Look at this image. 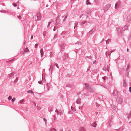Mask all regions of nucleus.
I'll use <instances>...</instances> for the list:
<instances>
[{"mask_svg":"<svg viewBox=\"0 0 131 131\" xmlns=\"http://www.w3.org/2000/svg\"><path fill=\"white\" fill-rule=\"evenodd\" d=\"M85 86V89L87 91L91 92H95V89H94L92 88L91 86L89 85V84L87 83H85L84 84Z\"/></svg>","mask_w":131,"mask_h":131,"instance_id":"f257e3e1","label":"nucleus"},{"mask_svg":"<svg viewBox=\"0 0 131 131\" xmlns=\"http://www.w3.org/2000/svg\"><path fill=\"white\" fill-rule=\"evenodd\" d=\"M37 17V19H36L37 20H40L41 18V14L40 13H38L37 14V16H35L34 17V19L35 18V19H36V17Z\"/></svg>","mask_w":131,"mask_h":131,"instance_id":"f03ea898","label":"nucleus"},{"mask_svg":"<svg viewBox=\"0 0 131 131\" xmlns=\"http://www.w3.org/2000/svg\"><path fill=\"white\" fill-rule=\"evenodd\" d=\"M117 102L119 104H122L123 102V99L122 98L120 97H118L116 100Z\"/></svg>","mask_w":131,"mask_h":131,"instance_id":"7ed1b4c3","label":"nucleus"},{"mask_svg":"<svg viewBox=\"0 0 131 131\" xmlns=\"http://www.w3.org/2000/svg\"><path fill=\"white\" fill-rule=\"evenodd\" d=\"M111 6V5L108 4L106 5L104 8V10L105 12H106L109 8Z\"/></svg>","mask_w":131,"mask_h":131,"instance_id":"20e7f679","label":"nucleus"},{"mask_svg":"<svg viewBox=\"0 0 131 131\" xmlns=\"http://www.w3.org/2000/svg\"><path fill=\"white\" fill-rule=\"evenodd\" d=\"M116 29L117 31L118 34L119 35H120L122 34V30L119 27H117Z\"/></svg>","mask_w":131,"mask_h":131,"instance_id":"39448f33","label":"nucleus"},{"mask_svg":"<svg viewBox=\"0 0 131 131\" xmlns=\"http://www.w3.org/2000/svg\"><path fill=\"white\" fill-rule=\"evenodd\" d=\"M95 28H93L90 31L88 34L87 36H89L90 35L92 34V33L95 31Z\"/></svg>","mask_w":131,"mask_h":131,"instance_id":"423d86ee","label":"nucleus"},{"mask_svg":"<svg viewBox=\"0 0 131 131\" xmlns=\"http://www.w3.org/2000/svg\"><path fill=\"white\" fill-rule=\"evenodd\" d=\"M68 55L67 54H65L63 56L62 58L63 60H65L68 58Z\"/></svg>","mask_w":131,"mask_h":131,"instance_id":"0eeeda50","label":"nucleus"},{"mask_svg":"<svg viewBox=\"0 0 131 131\" xmlns=\"http://www.w3.org/2000/svg\"><path fill=\"white\" fill-rule=\"evenodd\" d=\"M60 16L58 15L57 16V18L56 20V24L58 25L60 23V19L59 18Z\"/></svg>","mask_w":131,"mask_h":131,"instance_id":"6e6552de","label":"nucleus"},{"mask_svg":"<svg viewBox=\"0 0 131 131\" xmlns=\"http://www.w3.org/2000/svg\"><path fill=\"white\" fill-rule=\"evenodd\" d=\"M118 92L116 90H114L113 92V94L115 96H116L118 95Z\"/></svg>","mask_w":131,"mask_h":131,"instance_id":"1a4fd4ad","label":"nucleus"},{"mask_svg":"<svg viewBox=\"0 0 131 131\" xmlns=\"http://www.w3.org/2000/svg\"><path fill=\"white\" fill-rule=\"evenodd\" d=\"M128 25H126L122 28V31H124L125 30L128 29Z\"/></svg>","mask_w":131,"mask_h":131,"instance_id":"9d476101","label":"nucleus"},{"mask_svg":"<svg viewBox=\"0 0 131 131\" xmlns=\"http://www.w3.org/2000/svg\"><path fill=\"white\" fill-rule=\"evenodd\" d=\"M129 65L128 64L127 66L126 69V71L127 72V74L128 75V74L129 70Z\"/></svg>","mask_w":131,"mask_h":131,"instance_id":"9b49d317","label":"nucleus"},{"mask_svg":"<svg viewBox=\"0 0 131 131\" xmlns=\"http://www.w3.org/2000/svg\"><path fill=\"white\" fill-rule=\"evenodd\" d=\"M121 3L120 2H117L116 3L115 5V9L117 8V6H119L120 5Z\"/></svg>","mask_w":131,"mask_h":131,"instance_id":"f8f14e48","label":"nucleus"},{"mask_svg":"<svg viewBox=\"0 0 131 131\" xmlns=\"http://www.w3.org/2000/svg\"><path fill=\"white\" fill-rule=\"evenodd\" d=\"M81 99L79 97L78 98V99H77L76 101V103H77L80 104L81 103Z\"/></svg>","mask_w":131,"mask_h":131,"instance_id":"ddd939ff","label":"nucleus"},{"mask_svg":"<svg viewBox=\"0 0 131 131\" xmlns=\"http://www.w3.org/2000/svg\"><path fill=\"white\" fill-rule=\"evenodd\" d=\"M91 125L92 126H93L94 127H96L97 125V124L95 122H93Z\"/></svg>","mask_w":131,"mask_h":131,"instance_id":"4468645a","label":"nucleus"},{"mask_svg":"<svg viewBox=\"0 0 131 131\" xmlns=\"http://www.w3.org/2000/svg\"><path fill=\"white\" fill-rule=\"evenodd\" d=\"M40 54L41 57L43 56L44 53H43V49H41L40 50Z\"/></svg>","mask_w":131,"mask_h":131,"instance_id":"2eb2a0df","label":"nucleus"},{"mask_svg":"<svg viewBox=\"0 0 131 131\" xmlns=\"http://www.w3.org/2000/svg\"><path fill=\"white\" fill-rule=\"evenodd\" d=\"M30 51L28 49V47H27L26 48H25L24 50V53H26L27 52H29Z\"/></svg>","mask_w":131,"mask_h":131,"instance_id":"dca6fc26","label":"nucleus"},{"mask_svg":"<svg viewBox=\"0 0 131 131\" xmlns=\"http://www.w3.org/2000/svg\"><path fill=\"white\" fill-rule=\"evenodd\" d=\"M111 106L112 108H113V109L114 110H115L116 111H117L118 110L117 109V108H116V107L114 105H112Z\"/></svg>","mask_w":131,"mask_h":131,"instance_id":"f3484780","label":"nucleus"},{"mask_svg":"<svg viewBox=\"0 0 131 131\" xmlns=\"http://www.w3.org/2000/svg\"><path fill=\"white\" fill-rule=\"evenodd\" d=\"M60 46L61 49H64V44L62 43H61L60 45Z\"/></svg>","mask_w":131,"mask_h":131,"instance_id":"a211bd4d","label":"nucleus"},{"mask_svg":"<svg viewBox=\"0 0 131 131\" xmlns=\"http://www.w3.org/2000/svg\"><path fill=\"white\" fill-rule=\"evenodd\" d=\"M66 86L67 87H68L69 88H71L72 86V85L71 84H66Z\"/></svg>","mask_w":131,"mask_h":131,"instance_id":"6ab92c4d","label":"nucleus"},{"mask_svg":"<svg viewBox=\"0 0 131 131\" xmlns=\"http://www.w3.org/2000/svg\"><path fill=\"white\" fill-rule=\"evenodd\" d=\"M87 22V21H83L82 22H81V24H80V25L82 26L83 27V26H82V25L84 24H85V23H86Z\"/></svg>","mask_w":131,"mask_h":131,"instance_id":"aec40b11","label":"nucleus"},{"mask_svg":"<svg viewBox=\"0 0 131 131\" xmlns=\"http://www.w3.org/2000/svg\"><path fill=\"white\" fill-rule=\"evenodd\" d=\"M87 22V21H83L82 22H81V24H80V25L82 26L83 27V26H82V25L84 24H85V23H86Z\"/></svg>","mask_w":131,"mask_h":131,"instance_id":"412c9836","label":"nucleus"},{"mask_svg":"<svg viewBox=\"0 0 131 131\" xmlns=\"http://www.w3.org/2000/svg\"><path fill=\"white\" fill-rule=\"evenodd\" d=\"M43 82L44 83H45V82H44L43 80V79H42V80L40 81H38V83L39 84H43L42 83V82Z\"/></svg>","mask_w":131,"mask_h":131,"instance_id":"4be33fe9","label":"nucleus"},{"mask_svg":"<svg viewBox=\"0 0 131 131\" xmlns=\"http://www.w3.org/2000/svg\"><path fill=\"white\" fill-rule=\"evenodd\" d=\"M49 130L50 131H57L56 129L54 128H50L49 129Z\"/></svg>","mask_w":131,"mask_h":131,"instance_id":"5701e85b","label":"nucleus"},{"mask_svg":"<svg viewBox=\"0 0 131 131\" xmlns=\"http://www.w3.org/2000/svg\"><path fill=\"white\" fill-rule=\"evenodd\" d=\"M86 58V59H91L92 57H91V55L90 56H87L85 57Z\"/></svg>","mask_w":131,"mask_h":131,"instance_id":"b1692460","label":"nucleus"},{"mask_svg":"<svg viewBox=\"0 0 131 131\" xmlns=\"http://www.w3.org/2000/svg\"><path fill=\"white\" fill-rule=\"evenodd\" d=\"M27 92L28 93H31L32 94L34 92H33L31 91V90H29L28 91H27Z\"/></svg>","mask_w":131,"mask_h":131,"instance_id":"393cba45","label":"nucleus"},{"mask_svg":"<svg viewBox=\"0 0 131 131\" xmlns=\"http://www.w3.org/2000/svg\"><path fill=\"white\" fill-rule=\"evenodd\" d=\"M111 40L110 39H108L106 41V44H108V42L109 41H110Z\"/></svg>","mask_w":131,"mask_h":131,"instance_id":"a878e982","label":"nucleus"},{"mask_svg":"<svg viewBox=\"0 0 131 131\" xmlns=\"http://www.w3.org/2000/svg\"><path fill=\"white\" fill-rule=\"evenodd\" d=\"M86 5H88L90 4V3L89 2L88 0L86 1Z\"/></svg>","mask_w":131,"mask_h":131,"instance_id":"bb28decb","label":"nucleus"},{"mask_svg":"<svg viewBox=\"0 0 131 131\" xmlns=\"http://www.w3.org/2000/svg\"><path fill=\"white\" fill-rule=\"evenodd\" d=\"M14 75V73H11L9 74V75L10 77H12L13 75Z\"/></svg>","mask_w":131,"mask_h":131,"instance_id":"cd10ccee","label":"nucleus"},{"mask_svg":"<svg viewBox=\"0 0 131 131\" xmlns=\"http://www.w3.org/2000/svg\"><path fill=\"white\" fill-rule=\"evenodd\" d=\"M50 58H51L52 57V56H53V53L52 52H50Z\"/></svg>","mask_w":131,"mask_h":131,"instance_id":"c85d7f7f","label":"nucleus"},{"mask_svg":"<svg viewBox=\"0 0 131 131\" xmlns=\"http://www.w3.org/2000/svg\"><path fill=\"white\" fill-rule=\"evenodd\" d=\"M13 5L14 7H16L17 6V4L15 3H13Z\"/></svg>","mask_w":131,"mask_h":131,"instance_id":"c756f323","label":"nucleus"},{"mask_svg":"<svg viewBox=\"0 0 131 131\" xmlns=\"http://www.w3.org/2000/svg\"><path fill=\"white\" fill-rule=\"evenodd\" d=\"M8 99L9 100H10L12 99V97L11 96H9L8 98Z\"/></svg>","mask_w":131,"mask_h":131,"instance_id":"7c9ffc66","label":"nucleus"},{"mask_svg":"<svg viewBox=\"0 0 131 131\" xmlns=\"http://www.w3.org/2000/svg\"><path fill=\"white\" fill-rule=\"evenodd\" d=\"M23 100H21L20 101L19 103H20L21 104H22V102H23Z\"/></svg>","mask_w":131,"mask_h":131,"instance_id":"2f4dec72","label":"nucleus"},{"mask_svg":"<svg viewBox=\"0 0 131 131\" xmlns=\"http://www.w3.org/2000/svg\"><path fill=\"white\" fill-rule=\"evenodd\" d=\"M67 18V16H66L65 17L64 19L63 20V22H64L66 20Z\"/></svg>","mask_w":131,"mask_h":131,"instance_id":"473e14b6","label":"nucleus"},{"mask_svg":"<svg viewBox=\"0 0 131 131\" xmlns=\"http://www.w3.org/2000/svg\"><path fill=\"white\" fill-rule=\"evenodd\" d=\"M114 51H113V50H111V51L110 52V53H109L108 54V55H109L110 56V54L111 53H112V52H113Z\"/></svg>","mask_w":131,"mask_h":131,"instance_id":"72a5a7b5","label":"nucleus"},{"mask_svg":"<svg viewBox=\"0 0 131 131\" xmlns=\"http://www.w3.org/2000/svg\"><path fill=\"white\" fill-rule=\"evenodd\" d=\"M114 51H113V50H111V51L110 52V53H109L108 54V55H109L110 56V54L111 53H112V52H113Z\"/></svg>","mask_w":131,"mask_h":131,"instance_id":"f704fd0d","label":"nucleus"},{"mask_svg":"<svg viewBox=\"0 0 131 131\" xmlns=\"http://www.w3.org/2000/svg\"><path fill=\"white\" fill-rule=\"evenodd\" d=\"M15 98H13L12 100V102H14L15 101Z\"/></svg>","mask_w":131,"mask_h":131,"instance_id":"c9c22d12","label":"nucleus"},{"mask_svg":"<svg viewBox=\"0 0 131 131\" xmlns=\"http://www.w3.org/2000/svg\"><path fill=\"white\" fill-rule=\"evenodd\" d=\"M129 116H131V112L129 114V115H128L127 116V117L128 118H130V116L129 117Z\"/></svg>","mask_w":131,"mask_h":131,"instance_id":"e433bc0d","label":"nucleus"},{"mask_svg":"<svg viewBox=\"0 0 131 131\" xmlns=\"http://www.w3.org/2000/svg\"><path fill=\"white\" fill-rule=\"evenodd\" d=\"M54 64L56 66V67H57V68H59L57 64L55 63Z\"/></svg>","mask_w":131,"mask_h":131,"instance_id":"4c0bfd02","label":"nucleus"},{"mask_svg":"<svg viewBox=\"0 0 131 131\" xmlns=\"http://www.w3.org/2000/svg\"><path fill=\"white\" fill-rule=\"evenodd\" d=\"M37 109L39 110H40V109H41V108H40V107L37 106Z\"/></svg>","mask_w":131,"mask_h":131,"instance_id":"58836bf2","label":"nucleus"},{"mask_svg":"<svg viewBox=\"0 0 131 131\" xmlns=\"http://www.w3.org/2000/svg\"><path fill=\"white\" fill-rule=\"evenodd\" d=\"M52 66L51 65L49 69V70L50 71V70H51V71H52Z\"/></svg>","mask_w":131,"mask_h":131,"instance_id":"ea45409f","label":"nucleus"},{"mask_svg":"<svg viewBox=\"0 0 131 131\" xmlns=\"http://www.w3.org/2000/svg\"><path fill=\"white\" fill-rule=\"evenodd\" d=\"M38 45V44L36 43V44L35 46V48H37V47Z\"/></svg>","mask_w":131,"mask_h":131,"instance_id":"a19ab883","label":"nucleus"},{"mask_svg":"<svg viewBox=\"0 0 131 131\" xmlns=\"http://www.w3.org/2000/svg\"><path fill=\"white\" fill-rule=\"evenodd\" d=\"M106 78V76L103 77L102 78L104 80V81L105 80V78Z\"/></svg>","mask_w":131,"mask_h":131,"instance_id":"79ce46f5","label":"nucleus"},{"mask_svg":"<svg viewBox=\"0 0 131 131\" xmlns=\"http://www.w3.org/2000/svg\"><path fill=\"white\" fill-rule=\"evenodd\" d=\"M55 112L56 113H57V114H59V111H58V110H56L55 111Z\"/></svg>","mask_w":131,"mask_h":131,"instance_id":"37998d69","label":"nucleus"},{"mask_svg":"<svg viewBox=\"0 0 131 131\" xmlns=\"http://www.w3.org/2000/svg\"><path fill=\"white\" fill-rule=\"evenodd\" d=\"M129 91L131 93V87H130L129 88Z\"/></svg>","mask_w":131,"mask_h":131,"instance_id":"c03bdc74","label":"nucleus"},{"mask_svg":"<svg viewBox=\"0 0 131 131\" xmlns=\"http://www.w3.org/2000/svg\"><path fill=\"white\" fill-rule=\"evenodd\" d=\"M13 61V60L8 61H7V62H12V61Z\"/></svg>","mask_w":131,"mask_h":131,"instance_id":"a18cd8bd","label":"nucleus"},{"mask_svg":"<svg viewBox=\"0 0 131 131\" xmlns=\"http://www.w3.org/2000/svg\"><path fill=\"white\" fill-rule=\"evenodd\" d=\"M43 121H45V122H46L47 121V120L45 118H43Z\"/></svg>","mask_w":131,"mask_h":131,"instance_id":"49530a36","label":"nucleus"},{"mask_svg":"<svg viewBox=\"0 0 131 131\" xmlns=\"http://www.w3.org/2000/svg\"><path fill=\"white\" fill-rule=\"evenodd\" d=\"M96 62V60H95L93 62V64H95Z\"/></svg>","mask_w":131,"mask_h":131,"instance_id":"de8ad7c7","label":"nucleus"},{"mask_svg":"<svg viewBox=\"0 0 131 131\" xmlns=\"http://www.w3.org/2000/svg\"><path fill=\"white\" fill-rule=\"evenodd\" d=\"M95 2L96 3H98L99 1H96V0H94Z\"/></svg>","mask_w":131,"mask_h":131,"instance_id":"09e8293b","label":"nucleus"},{"mask_svg":"<svg viewBox=\"0 0 131 131\" xmlns=\"http://www.w3.org/2000/svg\"><path fill=\"white\" fill-rule=\"evenodd\" d=\"M33 36L32 35L31 36V39H32L33 38Z\"/></svg>","mask_w":131,"mask_h":131,"instance_id":"8fccbe9b","label":"nucleus"},{"mask_svg":"<svg viewBox=\"0 0 131 131\" xmlns=\"http://www.w3.org/2000/svg\"><path fill=\"white\" fill-rule=\"evenodd\" d=\"M17 16L18 17L19 19H20V18H21V17L20 16Z\"/></svg>","mask_w":131,"mask_h":131,"instance_id":"3c124183","label":"nucleus"},{"mask_svg":"<svg viewBox=\"0 0 131 131\" xmlns=\"http://www.w3.org/2000/svg\"><path fill=\"white\" fill-rule=\"evenodd\" d=\"M128 21L129 23H131V20H130L129 21L128 20Z\"/></svg>","mask_w":131,"mask_h":131,"instance_id":"603ef678","label":"nucleus"},{"mask_svg":"<svg viewBox=\"0 0 131 131\" xmlns=\"http://www.w3.org/2000/svg\"><path fill=\"white\" fill-rule=\"evenodd\" d=\"M83 14H82L81 15H80V18H81L82 17V16H83Z\"/></svg>","mask_w":131,"mask_h":131,"instance_id":"864d4df0","label":"nucleus"},{"mask_svg":"<svg viewBox=\"0 0 131 131\" xmlns=\"http://www.w3.org/2000/svg\"><path fill=\"white\" fill-rule=\"evenodd\" d=\"M55 27H56V26H55L54 27V29H53V30L54 31H55Z\"/></svg>","mask_w":131,"mask_h":131,"instance_id":"5fc2aeb1","label":"nucleus"},{"mask_svg":"<svg viewBox=\"0 0 131 131\" xmlns=\"http://www.w3.org/2000/svg\"><path fill=\"white\" fill-rule=\"evenodd\" d=\"M51 22H48V24L50 25V24H51Z\"/></svg>","mask_w":131,"mask_h":131,"instance_id":"6e6d98bb","label":"nucleus"},{"mask_svg":"<svg viewBox=\"0 0 131 131\" xmlns=\"http://www.w3.org/2000/svg\"><path fill=\"white\" fill-rule=\"evenodd\" d=\"M50 25L48 24V26H47V27H49Z\"/></svg>","mask_w":131,"mask_h":131,"instance_id":"4d7b16f0","label":"nucleus"},{"mask_svg":"<svg viewBox=\"0 0 131 131\" xmlns=\"http://www.w3.org/2000/svg\"><path fill=\"white\" fill-rule=\"evenodd\" d=\"M52 111V110H50L49 111L50 112H51V111Z\"/></svg>","mask_w":131,"mask_h":131,"instance_id":"13d9d810","label":"nucleus"},{"mask_svg":"<svg viewBox=\"0 0 131 131\" xmlns=\"http://www.w3.org/2000/svg\"><path fill=\"white\" fill-rule=\"evenodd\" d=\"M127 51L128 52L129 49H128V48H127Z\"/></svg>","mask_w":131,"mask_h":131,"instance_id":"bf43d9fd","label":"nucleus"},{"mask_svg":"<svg viewBox=\"0 0 131 131\" xmlns=\"http://www.w3.org/2000/svg\"><path fill=\"white\" fill-rule=\"evenodd\" d=\"M34 104H35V106L36 107H37V106H36V103H35Z\"/></svg>","mask_w":131,"mask_h":131,"instance_id":"052dcab7","label":"nucleus"},{"mask_svg":"<svg viewBox=\"0 0 131 131\" xmlns=\"http://www.w3.org/2000/svg\"><path fill=\"white\" fill-rule=\"evenodd\" d=\"M44 32H43V36H45V35H44Z\"/></svg>","mask_w":131,"mask_h":131,"instance_id":"680f3d73","label":"nucleus"},{"mask_svg":"<svg viewBox=\"0 0 131 131\" xmlns=\"http://www.w3.org/2000/svg\"><path fill=\"white\" fill-rule=\"evenodd\" d=\"M48 5H46V7H48Z\"/></svg>","mask_w":131,"mask_h":131,"instance_id":"e2e57ef3","label":"nucleus"},{"mask_svg":"<svg viewBox=\"0 0 131 131\" xmlns=\"http://www.w3.org/2000/svg\"><path fill=\"white\" fill-rule=\"evenodd\" d=\"M16 80H18V78L17 77V78H16Z\"/></svg>","mask_w":131,"mask_h":131,"instance_id":"0e129e2a","label":"nucleus"},{"mask_svg":"<svg viewBox=\"0 0 131 131\" xmlns=\"http://www.w3.org/2000/svg\"><path fill=\"white\" fill-rule=\"evenodd\" d=\"M80 107H79V109L80 110V109H81Z\"/></svg>","mask_w":131,"mask_h":131,"instance_id":"69168bd1","label":"nucleus"},{"mask_svg":"<svg viewBox=\"0 0 131 131\" xmlns=\"http://www.w3.org/2000/svg\"><path fill=\"white\" fill-rule=\"evenodd\" d=\"M84 128H83V130H84Z\"/></svg>","mask_w":131,"mask_h":131,"instance_id":"338daca9","label":"nucleus"},{"mask_svg":"<svg viewBox=\"0 0 131 131\" xmlns=\"http://www.w3.org/2000/svg\"><path fill=\"white\" fill-rule=\"evenodd\" d=\"M68 131H71V130H69Z\"/></svg>","mask_w":131,"mask_h":131,"instance_id":"774afa93","label":"nucleus"}]
</instances>
